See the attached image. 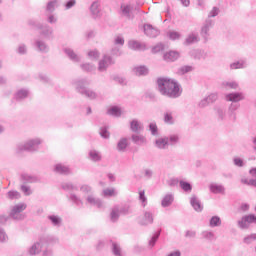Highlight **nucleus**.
I'll list each match as a JSON object with an SVG mask.
<instances>
[{"instance_id": "obj_46", "label": "nucleus", "mask_w": 256, "mask_h": 256, "mask_svg": "<svg viewBox=\"0 0 256 256\" xmlns=\"http://www.w3.org/2000/svg\"><path fill=\"white\" fill-rule=\"evenodd\" d=\"M128 47L133 51H139V49H141V43L137 40H130L128 42Z\"/></svg>"}, {"instance_id": "obj_13", "label": "nucleus", "mask_w": 256, "mask_h": 256, "mask_svg": "<svg viewBox=\"0 0 256 256\" xmlns=\"http://www.w3.org/2000/svg\"><path fill=\"white\" fill-rule=\"evenodd\" d=\"M34 48L39 53H49V45L45 40H41L39 38L34 40Z\"/></svg>"}, {"instance_id": "obj_32", "label": "nucleus", "mask_w": 256, "mask_h": 256, "mask_svg": "<svg viewBox=\"0 0 256 256\" xmlns=\"http://www.w3.org/2000/svg\"><path fill=\"white\" fill-rule=\"evenodd\" d=\"M88 159H90V161H93L94 163L101 161V152L97 150H90L88 154Z\"/></svg>"}, {"instance_id": "obj_26", "label": "nucleus", "mask_w": 256, "mask_h": 256, "mask_svg": "<svg viewBox=\"0 0 256 256\" xmlns=\"http://www.w3.org/2000/svg\"><path fill=\"white\" fill-rule=\"evenodd\" d=\"M63 51L67 55V57H69V59L71 61H73L74 63H79V61H81V57H79V55H77V53H75V51H73V49L64 48Z\"/></svg>"}, {"instance_id": "obj_49", "label": "nucleus", "mask_w": 256, "mask_h": 256, "mask_svg": "<svg viewBox=\"0 0 256 256\" xmlns=\"http://www.w3.org/2000/svg\"><path fill=\"white\" fill-rule=\"evenodd\" d=\"M99 135L102 137V139H109V137H111L109 128L107 126L100 127Z\"/></svg>"}, {"instance_id": "obj_7", "label": "nucleus", "mask_w": 256, "mask_h": 256, "mask_svg": "<svg viewBox=\"0 0 256 256\" xmlns=\"http://www.w3.org/2000/svg\"><path fill=\"white\" fill-rule=\"evenodd\" d=\"M256 224V216L255 214L244 215L240 220L237 221L238 229L245 231V229H249L251 224Z\"/></svg>"}, {"instance_id": "obj_30", "label": "nucleus", "mask_w": 256, "mask_h": 256, "mask_svg": "<svg viewBox=\"0 0 256 256\" xmlns=\"http://www.w3.org/2000/svg\"><path fill=\"white\" fill-rule=\"evenodd\" d=\"M133 73L138 77L149 75V68L147 66H136L133 68Z\"/></svg>"}, {"instance_id": "obj_61", "label": "nucleus", "mask_w": 256, "mask_h": 256, "mask_svg": "<svg viewBox=\"0 0 256 256\" xmlns=\"http://www.w3.org/2000/svg\"><path fill=\"white\" fill-rule=\"evenodd\" d=\"M221 10H219V7L214 6L212 10L208 13V19H211L213 17H217L219 15Z\"/></svg>"}, {"instance_id": "obj_20", "label": "nucleus", "mask_w": 256, "mask_h": 256, "mask_svg": "<svg viewBox=\"0 0 256 256\" xmlns=\"http://www.w3.org/2000/svg\"><path fill=\"white\" fill-rule=\"evenodd\" d=\"M144 33L147 35V37L155 38L159 35V30L151 24H145L144 25Z\"/></svg>"}, {"instance_id": "obj_2", "label": "nucleus", "mask_w": 256, "mask_h": 256, "mask_svg": "<svg viewBox=\"0 0 256 256\" xmlns=\"http://www.w3.org/2000/svg\"><path fill=\"white\" fill-rule=\"evenodd\" d=\"M72 85L74 89H76L77 93L90 99V101H95L99 95L95 90L88 88L91 85V81L87 78H77L72 81Z\"/></svg>"}, {"instance_id": "obj_53", "label": "nucleus", "mask_w": 256, "mask_h": 256, "mask_svg": "<svg viewBox=\"0 0 256 256\" xmlns=\"http://www.w3.org/2000/svg\"><path fill=\"white\" fill-rule=\"evenodd\" d=\"M20 190L26 197H29V195H33V190H31V186H27L25 184L21 185Z\"/></svg>"}, {"instance_id": "obj_48", "label": "nucleus", "mask_w": 256, "mask_h": 256, "mask_svg": "<svg viewBox=\"0 0 256 256\" xmlns=\"http://www.w3.org/2000/svg\"><path fill=\"white\" fill-rule=\"evenodd\" d=\"M61 187L64 191H77V187L71 182H63Z\"/></svg>"}, {"instance_id": "obj_39", "label": "nucleus", "mask_w": 256, "mask_h": 256, "mask_svg": "<svg viewBox=\"0 0 256 256\" xmlns=\"http://www.w3.org/2000/svg\"><path fill=\"white\" fill-rule=\"evenodd\" d=\"M103 197H117L119 192L115 188H106L102 191Z\"/></svg>"}, {"instance_id": "obj_44", "label": "nucleus", "mask_w": 256, "mask_h": 256, "mask_svg": "<svg viewBox=\"0 0 256 256\" xmlns=\"http://www.w3.org/2000/svg\"><path fill=\"white\" fill-rule=\"evenodd\" d=\"M164 123H167L168 125H173V123H175V120L173 119V112L171 110H167L164 113Z\"/></svg>"}, {"instance_id": "obj_57", "label": "nucleus", "mask_w": 256, "mask_h": 256, "mask_svg": "<svg viewBox=\"0 0 256 256\" xmlns=\"http://www.w3.org/2000/svg\"><path fill=\"white\" fill-rule=\"evenodd\" d=\"M223 87H226L228 89H237L239 87V83H237L236 81L223 82Z\"/></svg>"}, {"instance_id": "obj_1", "label": "nucleus", "mask_w": 256, "mask_h": 256, "mask_svg": "<svg viewBox=\"0 0 256 256\" xmlns=\"http://www.w3.org/2000/svg\"><path fill=\"white\" fill-rule=\"evenodd\" d=\"M157 86L160 95L169 97V99H177L181 97V93H183L179 82L169 78H158Z\"/></svg>"}, {"instance_id": "obj_56", "label": "nucleus", "mask_w": 256, "mask_h": 256, "mask_svg": "<svg viewBox=\"0 0 256 256\" xmlns=\"http://www.w3.org/2000/svg\"><path fill=\"white\" fill-rule=\"evenodd\" d=\"M112 253L115 256H121V246L117 243H112Z\"/></svg>"}, {"instance_id": "obj_9", "label": "nucleus", "mask_w": 256, "mask_h": 256, "mask_svg": "<svg viewBox=\"0 0 256 256\" xmlns=\"http://www.w3.org/2000/svg\"><path fill=\"white\" fill-rule=\"evenodd\" d=\"M38 242L42 246V249H47V247H51V245H57L59 238L52 235H43L39 238Z\"/></svg>"}, {"instance_id": "obj_23", "label": "nucleus", "mask_w": 256, "mask_h": 256, "mask_svg": "<svg viewBox=\"0 0 256 256\" xmlns=\"http://www.w3.org/2000/svg\"><path fill=\"white\" fill-rule=\"evenodd\" d=\"M120 9L122 11V15L126 17V19H129V20L134 19L135 16H133V13H132L133 6H131V4L121 5Z\"/></svg>"}, {"instance_id": "obj_15", "label": "nucleus", "mask_w": 256, "mask_h": 256, "mask_svg": "<svg viewBox=\"0 0 256 256\" xmlns=\"http://www.w3.org/2000/svg\"><path fill=\"white\" fill-rule=\"evenodd\" d=\"M37 29H39L41 32L40 34L43 35V37H45V39H51L53 38V29L51 28V26L45 24H38L37 25Z\"/></svg>"}, {"instance_id": "obj_4", "label": "nucleus", "mask_w": 256, "mask_h": 256, "mask_svg": "<svg viewBox=\"0 0 256 256\" xmlns=\"http://www.w3.org/2000/svg\"><path fill=\"white\" fill-rule=\"evenodd\" d=\"M131 213V206L129 204L115 205L110 210V221L111 223H117L121 215H129Z\"/></svg>"}, {"instance_id": "obj_52", "label": "nucleus", "mask_w": 256, "mask_h": 256, "mask_svg": "<svg viewBox=\"0 0 256 256\" xmlns=\"http://www.w3.org/2000/svg\"><path fill=\"white\" fill-rule=\"evenodd\" d=\"M253 241H256V233L250 234L243 238V243H245V245H251Z\"/></svg>"}, {"instance_id": "obj_14", "label": "nucleus", "mask_w": 256, "mask_h": 256, "mask_svg": "<svg viewBox=\"0 0 256 256\" xmlns=\"http://www.w3.org/2000/svg\"><path fill=\"white\" fill-rule=\"evenodd\" d=\"M215 116L217 118V121L220 123H223L224 121H227V110L223 106H215L214 107Z\"/></svg>"}, {"instance_id": "obj_43", "label": "nucleus", "mask_w": 256, "mask_h": 256, "mask_svg": "<svg viewBox=\"0 0 256 256\" xmlns=\"http://www.w3.org/2000/svg\"><path fill=\"white\" fill-rule=\"evenodd\" d=\"M179 185H180V188L183 191H185V193H191V191H193V186L189 182L180 180Z\"/></svg>"}, {"instance_id": "obj_19", "label": "nucleus", "mask_w": 256, "mask_h": 256, "mask_svg": "<svg viewBox=\"0 0 256 256\" xmlns=\"http://www.w3.org/2000/svg\"><path fill=\"white\" fill-rule=\"evenodd\" d=\"M48 221H50L52 227H61L63 225V218L59 215L50 214L47 216Z\"/></svg>"}, {"instance_id": "obj_24", "label": "nucleus", "mask_w": 256, "mask_h": 256, "mask_svg": "<svg viewBox=\"0 0 256 256\" xmlns=\"http://www.w3.org/2000/svg\"><path fill=\"white\" fill-rule=\"evenodd\" d=\"M209 190L214 195H219L225 193V186L217 183H211L209 185Z\"/></svg>"}, {"instance_id": "obj_22", "label": "nucleus", "mask_w": 256, "mask_h": 256, "mask_svg": "<svg viewBox=\"0 0 256 256\" xmlns=\"http://www.w3.org/2000/svg\"><path fill=\"white\" fill-rule=\"evenodd\" d=\"M87 203L89 205H93V207H98V209H101L103 207V201L101 199L95 197L93 194H89L86 198Z\"/></svg>"}, {"instance_id": "obj_41", "label": "nucleus", "mask_w": 256, "mask_h": 256, "mask_svg": "<svg viewBox=\"0 0 256 256\" xmlns=\"http://www.w3.org/2000/svg\"><path fill=\"white\" fill-rule=\"evenodd\" d=\"M132 141L133 143H135V145H143L144 143H146L147 139L143 135L133 134Z\"/></svg>"}, {"instance_id": "obj_50", "label": "nucleus", "mask_w": 256, "mask_h": 256, "mask_svg": "<svg viewBox=\"0 0 256 256\" xmlns=\"http://www.w3.org/2000/svg\"><path fill=\"white\" fill-rule=\"evenodd\" d=\"M149 131L153 137H157V135H159V128L157 127V123L151 122L149 124Z\"/></svg>"}, {"instance_id": "obj_55", "label": "nucleus", "mask_w": 256, "mask_h": 256, "mask_svg": "<svg viewBox=\"0 0 256 256\" xmlns=\"http://www.w3.org/2000/svg\"><path fill=\"white\" fill-rule=\"evenodd\" d=\"M160 235H161V230L152 236V238L149 241V247H155V244L157 243V239H159Z\"/></svg>"}, {"instance_id": "obj_54", "label": "nucleus", "mask_w": 256, "mask_h": 256, "mask_svg": "<svg viewBox=\"0 0 256 256\" xmlns=\"http://www.w3.org/2000/svg\"><path fill=\"white\" fill-rule=\"evenodd\" d=\"M201 236L203 239H207L208 241H213V239H215V234L211 231H203Z\"/></svg>"}, {"instance_id": "obj_59", "label": "nucleus", "mask_w": 256, "mask_h": 256, "mask_svg": "<svg viewBox=\"0 0 256 256\" xmlns=\"http://www.w3.org/2000/svg\"><path fill=\"white\" fill-rule=\"evenodd\" d=\"M139 199L142 203V207H147V196H145V190L139 192Z\"/></svg>"}, {"instance_id": "obj_58", "label": "nucleus", "mask_w": 256, "mask_h": 256, "mask_svg": "<svg viewBox=\"0 0 256 256\" xmlns=\"http://www.w3.org/2000/svg\"><path fill=\"white\" fill-rule=\"evenodd\" d=\"M16 53H18V55H27V45L19 44Z\"/></svg>"}, {"instance_id": "obj_21", "label": "nucleus", "mask_w": 256, "mask_h": 256, "mask_svg": "<svg viewBox=\"0 0 256 256\" xmlns=\"http://www.w3.org/2000/svg\"><path fill=\"white\" fill-rule=\"evenodd\" d=\"M190 205L197 213H201V211H203V204H201V200H199L195 195L190 198Z\"/></svg>"}, {"instance_id": "obj_31", "label": "nucleus", "mask_w": 256, "mask_h": 256, "mask_svg": "<svg viewBox=\"0 0 256 256\" xmlns=\"http://www.w3.org/2000/svg\"><path fill=\"white\" fill-rule=\"evenodd\" d=\"M127 147H129V140L127 138H121L117 143V151L125 153Z\"/></svg>"}, {"instance_id": "obj_63", "label": "nucleus", "mask_w": 256, "mask_h": 256, "mask_svg": "<svg viewBox=\"0 0 256 256\" xmlns=\"http://www.w3.org/2000/svg\"><path fill=\"white\" fill-rule=\"evenodd\" d=\"M194 59H198V60L205 59V52L201 50H195Z\"/></svg>"}, {"instance_id": "obj_3", "label": "nucleus", "mask_w": 256, "mask_h": 256, "mask_svg": "<svg viewBox=\"0 0 256 256\" xmlns=\"http://www.w3.org/2000/svg\"><path fill=\"white\" fill-rule=\"evenodd\" d=\"M43 143L40 138H33L24 143H19L16 146V153H23V151H29L30 153H35L39 151V145Z\"/></svg>"}, {"instance_id": "obj_38", "label": "nucleus", "mask_w": 256, "mask_h": 256, "mask_svg": "<svg viewBox=\"0 0 256 256\" xmlns=\"http://www.w3.org/2000/svg\"><path fill=\"white\" fill-rule=\"evenodd\" d=\"M108 115H112V117H121L123 115V110L119 106H113L108 109Z\"/></svg>"}, {"instance_id": "obj_10", "label": "nucleus", "mask_w": 256, "mask_h": 256, "mask_svg": "<svg viewBox=\"0 0 256 256\" xmlns=\"http://www.w3.org/2000/svg\"><path fill=\"white\" fill-rule=\"evenodd\" d=\"M111 65H115V60H113V57L109 55H104L103 58L98 63V71L101 73L107 71Z\"/></svg>"}, {"instance_id": "obj_40", "label": "nucleus", "mask_w": 256, "mask_h": 256, "mask_svg": "<svg viewBox=\"0 0 256 256\" xmlns=\"http://www.w3.org/2000/svg\"><path fill=\"white\" fill-rule=\"evenodd\" d=\"M221 217L219 216H212L209 221V227L212 229L215 227H221Z\"/></svg>"}, {"instance_id": "obj_16", "label": "nucleus", "mask_w": 256, "mask_h": 256, "mask_svg": "<svg viewBox=\"0 0 256 256\" xmlns=\"http://www.w3.org/2000/svg\"><path fill=\"white\" fill-rule=\"evenodd\" d=\"M244 99L243 92H234L226 95V101H230L231 103H239V101H243Z\"/></svg>"}, {"instance_id": "obj_6", "label": "nucleus", "mask_w": 256, "mask_h": 256, "mask_svg": "<svg viewBox=\"0 0 256 256\" xmlns=\"http://www.w3.org/2000/svg\"><path fill=\"white\" fill-rule=\"evenodd\" d=\"M256 224V216L255 214L244 215L240 220L237 221L238 229L245 231V229H249L251 224Z\"/></svg>"}, {"instance_id": "obj_45", "label": "nucleus", "mask_w": 256, "mask_h": 256, "mask_svg": "<svg viewBox=\"0 0 256 256\" xmlns=\"http://www.w3.org/2000/svg\"><path fill=\"white\" fill-rule=\"evenodd\" d=\"M69 200L72 201V203H75L77 207L83 205V200H81L75 193H70Z\"/></svg>"}, {"instance_id": "obj_8", "label": "nucleus", "mask_w": 256, "mask_h": 256, "mask_svg": "<svg viewBox=\"0 0 256 256\" xmlns=\"http://www.w3.org/2000/svg\"><path fill=\"white\" fill-rule=\"evenodd\" d=\"M214 26H215V20L207 18L204 21L200 29V35L202 39L209 41V35H210L209 32L211 31V29H213Z\"/></svg>"}, {"instance_id": "obj_34", "label": "nucleus", "mask_w": 256, "mask_h": 256, "mask_svg": "<svg viewBox=\"0 0 256 256\" xmlns=\"http://www.w3.org/2000/svg\"><path fill=\"white\" fill-rule=\"evenodd\" d=\"M21 181L25 185L27 183H37V181H39V179L36 176H33V175L22 174L21 175Z\"/></svg>"}, {"instance_id": "obj_35", "label": "nucleus", "mask_w": 256, "mask_h": 256, "mask_svg": "<svg viewBox=\"0 0 256 256\" xmlns=\"http://www.w3.org/2000/svg\"><path fill=\"white\" fill-rule=\"evenodd\" d=\"M28 96H29V90L20 89L16 92L14 99H16V101H23V99H27Z\"/></svg>"}, {"instance_id": "obj_36", "label": "nucleus", "mask_w": 256, "mask_h": 256, "mask_svg": "<svg viewBox=\"0 0 256 256\" xmlns=\"http://www.w3.org/2000/svg\"><path fill=\"white\" fill-rule=\"evenodd\" d=\"M179 59V52L177 51H169L164 54L165 61H177Z\"/></svg>"}, {"instance_id": "obj_25", "label": "nucleus", "mask_w": 256, "mask_h": 256, "mask_svg": "<svg viewBox=\"0 0 256 256\" xmlns=\"http://www.w3.org/2000/svg\"><path fill=\"white\" fill-rule=\"evenodd\" d=\"M199 41H200L199 33L192 32L188 34V36L186 37L184 45H193L194 43H199Z\"/></svg>"}, {"instance_id": "obj_5", "label": "nucleus", "mask_w": 256, "mask_h": 256, "mask_svg": "<svg viewBox=\"0 0 256 256\" xmlns=\"http://www.w3.org/2000/svg\"><path fill=\"white\" fill-rule=\"evenodd\" d=\"M27 209V204L25 203H19L13 206L11 212H10V217L14 219L15 221H23L25 219V214L22 212Z\"/></svg>"}, {"instance_id": "obj_27", "label": "nucleus", "mask_w": 256, "mask_h": 256, "mask_svg": "<svg viewBox=\"0 0 256 256\" xmlns=\"http://www.w3.org/2000/svg\"><path fill=\"white\" fill-rule=\"evenodd\" d=\"M130 130L133 133H141V131H143V123H141L139 120L137 119H133L130 122Z\"/></svg>"}, {"instance_id": "obj_62", "label": "nucleus", "mask_w": 256, "mask_h": 256, "mask_svg": "<svg viewBox=\"0 0 256 256\" xmlns=\"http://www.w3.org/2000/svg\"><path fill=\"white\" fill-rule=\"evenodd\" d=\"M168 142H169V145L171 146L177 145V143H179V136L177 135L168 136Z\"/></svg>"}, {"instance_id": "obj_17", "label": "nucleus", "mask_w": 256, "mask_h": 256, "mask_svg": "<svg viewBox=\"0 0 256 256\" xmlns=\"http://www.w3.org/2000/svg\"><path fill=\"white\" fill-rule=\"evenodd\" d=\"M154 147L157 149L165 150L169 147V137L164 136L155 140Z\"/></svg>"}, {"instance_id": "obj_42", "label": "nucleus", "mask_w": 256, "mask_h": 256, "mask_svg": "<svg viewBox=\"0 0 256 256\" xmlns=\"http://www.w3.org/2000/svg\"><path fill=\"white\" fill-rule=\"evenodd\" d=\"M195 68L191 65H184L178 69V75H187V73H191Z\"/></svg>"}, {"instance_id": "obj_28", "label": "nucleus", "mask_w": 256, "mask_h": 256, "mask_svg": "<svg viewBox=\"0 0 256 256\" xmlns=\"http://www.w3.org/2000/svg\"><path fill=\"white\" fill-rule=\"evenodd\" d=\"M43 249V246H41V243L35 242L29 249H28V255L35 256L39 255L41 253V250Z\"/></svg>"}, {"instance_id": "obj_60", "label": "nucleus", "mask_w": 256, "mask_h": 256, "mask_svg": "<svg viewBox=\"0 0 256 256\" xmlns=\"http://www.w3.org/2000/svg\"><path fill=\"white\" fill-rule=\"evenodd\" d=\"M55 5H57V0L48 2L46 11H48V13H53V11H55Z\"/></svg>"}, {"instance_id": "obj_11", "label": "nucleus", "mask_w": 256, "mask_h": 256, "mask_svg": "<svg viewBox=\"0 0 256 256\" xmlns=\"http://www.w3.org/2000/svg\"><path fill=\"white\" fill-rule=\"evenodd\" d=\"M153 212L151 211H147L145 210L143 212V216L138 218V223L142 226V227H147L148 225H153Z\"/></svg>"}, {"instance_id": "obj_64", "label": "nucleus", "mask_w": 256, "mask_h": 256, "mask_svg": "<svg viewBox=\"0 0 256 256\" xmlns=\"http://www.w3.org/2000/svg\"><path fill=\"white\" fill-rule=\"evenodd\" d=\"M7 195L8 199H19V197H21V194L18 191H9Z\"/></svg>"}, {"instance_id": "obj_29", "label": "nucleus", "mask_w": 256, "mask_h": 256, "mask_svg": "<svg viewBox=\"0 0 256 256\" xmlns=\"http://www.w3.org/2000/svg\"><path fill=\"white\" fill-rule=\"evenodd\" d=\"M54 172L58 173L59 175H69V173H71V170L69 169V167L63 164H56L54 166Z\"/></svg>"}, {"instance_id": "obj_51", "label": "nucleus", "mask_w": 256, "mask_h": 256, "mask_svg": "<svg viewBox=\"0 0 256 256\" xmlns=\"http://www.w3.org/2000/svg\"><path fill=\"white\" fill-rule=\"evenodd\" d=\"M80 191L85 193V195H93V188L88 184L81 185Z\"/></svg>"}, {"instance_id": "obj_37", "label": "nucleus", "mask_w": 256, "mask_h": 256, "mask_svg": "<svg viewBox=\"0 0 256 256\" xmlns=\"http://www.w3.org/2000/svg\"><path fill=\"white\" fill-rule=\"evenodd\" d=\"M90 11L94 19H97V17H99V13L101 12V10L99 9V2H93L90 6Z\"/></svg>"}, {"instance_id": "obj_47", "label": "nucleus", "mask_w": 256, "mask_h": 256, "mask_svg": "<svg viewBox=\"0 0 256 256\" xmlns=\"http://www.w3.org/2000/svg\"><path fill=\"white\" fill-rule=\"evenodd\" d=\"M80 68L82 69V71H85L86 73H91V72L95 71V65H93L91 63L81 64Z\"/></svg>"}, {"instance_id": "obj_33", "label": "nucleus", "mask_w": 256, "mask_h": 256, "mask_svg": "<svg viewBox=\"0 0 256 256\" xmlns=\"http://www.w3.org/2000/svg\"><path fill=\"white\" fill-rule=\"evenodd\" d=\"M173 201H175L173 194H166L162 199L161 205L162 207H171V205H173Z\"/></svg>"}, {"instance_id": "obj_18", "label": "nucleus", "mask_w": 256, "mask_h": 256, "mask_svg": "<svg viewBox=\"0 0 256 256\" xmlns=\"http://www.w3.org/2000/svg\"><path fill=\"white\" fill-rule=\"evenodd\" d=\"M247 60L240 59L229 64L230 71H236L237 69H247Z\"/></svg>"}, {"instance_id": "obj_12", "label": "nucleus", "mask_w": 256, "mask_h": 256, "mask_svg": "<svg viewBox=\"0 0 256 256\" xmlns=\"http://www.w3.org/2000/svg\"><path fill=\"white\" fill-rule=\"evenodd\" d=\"M241 107L239 103H231L228 107V118L229 121L235 123L237 121V110Z\"/></svg>"}]
</instances>
